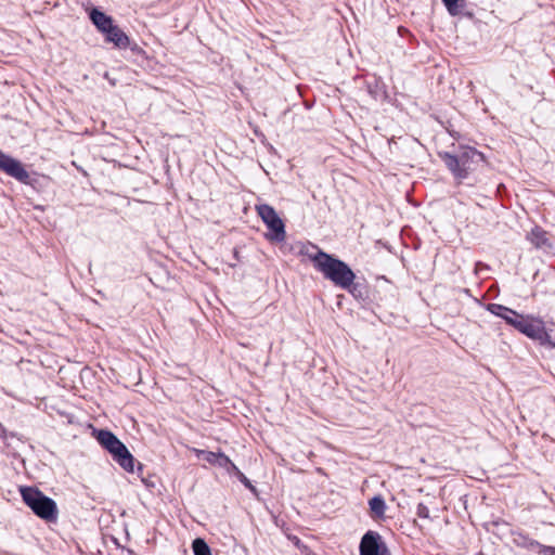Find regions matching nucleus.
Instances as JSON below:
<instances>
[{
	"label": "nucleus",
	"mask_w": 555,
	"mask_h": 555,
	"mask_svg": "<svg viewBox=\"0 0 555 555\" xmlns=\"http://www.w3.org/2000/svg\"><path fill=\"white\" fill-rule=\"evenodd\" d=\"M440 156L459 183L485 163L483 154L470 146H461L455 153L444 152Z\"/></svg>",
	"instance_id": "f257e3e1"
},
{
	"label": "nucleus",
	"mask_w": 555,
	"mask_h": 555,
	"mask_svg": "<svg viewBox=\"0 0 555 555\" xmlns=\"http://www.w3.org/2000/svg\"><path fill=\"white\" fill-rule=\"evenodd\" d=\"M321 260L323 261H318V271L335 286L354 294L356 274L349 266L332 255H321Z\"/></svg>",
	"instance_id": "f03ea898"
},
{
	"label": "nucleus",
	"mask_w": 555,
	"mask_h": 555,
	"mask_svg": "<svg viewBox=\"0 0 555 555\" xmlns=\"http://www.w3.org/2000/svg\"><path fill=\"white\" fill-rule=\"evenodd\" d=\"M21 495L24 503L40 518L54 520L57 515L55 502L33 487H22Z\"/></svg>",
	"instance_id": "7ed1b4c3"
},
{
	"label": "nucleus",
	"mask_w": 555,
	"mask_h": 555,
	"mask_svg": "<svg viewBox=\"0 0 555 555\" xmlns=\"http://www.w3.org/2000/svg\"><path fill=\"white\" fill-rule=\"evenodd\" d=\"M98 441L114 457V460L127 472H133L134 459L126 446L111 431L100 430Z\"/></svg>",
	"instance_id": "20e7f679"
},
{
	"label": "nucleus",
	"mask_w": 555,
	"mask_h": 555,
	"mask_svg": "<svg viewBox=\"0 0 555 555\" xmlns=\"http://www.w3.org/2000/svg\"><path fill=\"white\" fill-rule=\"evenodd\" d=\"M256 210L270 230V233L267 234V238L270 241L283 242L286 236L285 225L275 209L268 204H261L256 206Z\"/></svg>",
	"instance_id": "39448f33"
},
{
	"label": "nucleus",
	"mask_w": 555,
	"mask_h": 555,
	"mask_svg": "<svg viewBox=\"0 0 555 555\" xmlns=\"http://www.w3.org/2000/svg\"><path fill=\"white\" fill-rule=\"evenodd\" d=\"M517 331L527 337L539 341L541 345H553L551 336L545 330V325L542 319L527 314L521 317L517 324Z\"/></svg>",
	"instance_id": "423d86ee"
},
{
	"label": "nucleus",
	"mask_w": 555,
	"mask_h": 555,
	"mask_svg": "<svg viewBox=\"0 0 555 555\" xmlns=\"http://www.w3.org/2000/svg\"><path fill=\"white\" fill-rule=\"evenodd\" d=\"M0 170L20 182L27 183L29 180V173L23 164L3 152H0Z\"/></svg>",
	"instance_id": "0eeeda50"
},
{
	"label": "nucleus",
	"mask_w": 555,
	"mask_h": 555,
	"mask_svg": "<svg viewBox=\"0 0 555 555\" xmlns=\"http://www.w3.org/2000/svg\"><path fill=\"white\" fill-rule=\"evenodd\" d=\"M361 555H390L386 546L380 542V535L377 532H366L360 542Z\"/></svg>",
	"instance_id": "6e6552de"
},
{
	"label": "nucleus",
	"mask_w": 555,
	"mask_h": 555,
	"mask_svg": "<svg viewBox=\"0 0 555 555\" xmlns=\"http://www.w3.org/2000/svg\"><path fill=\"white\" fill-rule=\"evenodd\" d=\"M488 310L496 315L505 320V322L513 326L514 328H517V324L519 323L522 314L516 312L515 310H512L505 306L498 305V304H490L488 306Z\"/></svg>",
	"instance_id": "1a4fd4ad"
},
{
	"label": "nucleus",
	"mask_w": 555,
	"mask_h": 555,
	"mask_svg": "<svg viewBox=\"0 0 555 555\" xmlns=\"http://www.w3.org/2000/svg\"><path fill=\"white\" fill-rule=\"evenodd\" d=\"M527 240L535 247L540 249H551L552 243L546 231L540 227H534L528 234Z\"/></svg>",
	"instance_id": "9d476101"
},
{
	"label": "nucleus",
	"mask_w": 555,
	"mask_h": 555,
	"mask_svg": "<svg viewBox=\"0 0 555 555\" xmlns=\"http://www.w3.org/2000/svg\"><path fill=\"white\" fill-rule=\"evenodd\" d=\"M104 35L105 40L112 42L118 49H126L130 44L129 37L117 25H114Z\"/></svg>",
	"instance_id": "9b49d317"
},
{
	"label": "nucleus",
	"mask_w": 555,
	"mask_h": 555,
	"mask_svg": "<svg viewBox=\"0 0 555 555\" xmlns=\"http://www.w3.org/2000/svg\"><path fill=\"white\" fill-rule=\"evenodd\" d=\"M90 20L102 34H105L115 25L111 16L98 9L90 12Z\"/></svg>",
	"instance_id": "f8f14e48"
},
{
	"label": "nucleus",
	"mask_w": 555,
	"mask_h": 555,
	"mask_svg": "<svg viewBox=\"0 0 555 555\" xmlns=\"http://www.w3.org/2000/svg\"><path fill=\"white\" fill-rule=\"evenodd\" d=\"M298 254L301 256L308 257L312 262L314 268L318 270V261L321 260V255H327L323 250H321L317 245L311 243H300L298 245Z\"/></svg>",
	"instance_id": "ddd939ff"
},
{
	"label": "nucleus",
	"mask_w": 555,
	"mask_h": 555,
	"mask_svg": "<svg viewBox=\"0 0 555 555\" xmlns=\"http://www.w3.org/2000/svg\"><path fill=\"white\" fill-rule=\"evenodd\" d=\"M370 511L373 518L379 519L385 516L386 503L380 495H376L369 501Z\"/></svg>",
	"instance_id": "4468645a"
},
{
	"label": "nucleus",
	"mask_w": 555,
	"mask_h": 555,
	"mask_svg": "<svg viewBox=\"0 0 555 555\" xmlns=\"http://www.w3.org/2000/svg\"><path fill=\"white\" fill-rule=\"evenodd\" d=\"M194 452L198 457H203L207 463L219 466L220 460L223 453H215L211 451L194 449Z\"/></svg>",
	"instance_id": "2eb2a0df"
},
{
	"label": "nucleus",
	"mask_w": 555,
	"mask_h": 555,
	"mask_svg": "<svg viewBox=\"0 0 555 555\" xmlns=\"http://www.w3.org/2000/svg\"><path fill=\"white\" fill-rule=\"evenodd\" d=\"M514 541H515L517 546H520V547H524V548H527V550L538 548L539 552L541 551L542 544L539 543L535 540H532V539L526 537V535L519 534L517 538L514 539Z\"/></svg>",
	"instance_id": "dca6fc26"
},
{
	"label": "nucleus",
	"mask_w": 555,
	"mask_h": 555,
	"mask_svg": "<svg viewBox=\"0 0 555 555\" xmlns=\"http://www.w3.org/2000/svg\"><path fill=\"white\" fill-rule=\"evenodd\" d=\"M194 555H211L210 548L203 539H195L193 541Z\"/></svg>",
	"instance_id": "f3484780"
},
{
	"label": "nucleus",
	"mask_w": 555,
	"mask_h": 555,
	"mask_svg": "<svg viewBox=\"0 0 555 555\" xmlns=\"http://www.w3.org/2000/svg\"><path fill=\"white\" fill-rule=\"evenodd\" d=\"M218 467H221L228 474H233V475H236L237 470H240L237 468V466L224 453L222 454V457L220 460V463H219Z\"/></svg>",
	"instance_id": "a211bd4d"
},
{
	"label": "nucleus",
	"mask_w": 555,
	"mask_h": 555,
	"mask_svg": "<svg viewBox=\"0 0 555 555\" xmlns=\"http://www.w3.org/2000/svg\"><path fill=\"white\" fill-rule=\"evenodd\" d=\"M442 2L451 15H456L459 13V9H457L459 0H442Z\"/></svg>",
	"instance_id": "6ab92c4d"
},
{
	"label": "nucleus",
	"mask_w": 555,
	"mask_h": 555,
	"mask_svg": "<svg viewBox=\"0 0 555 555\" xmlns=\"http://www.w3.org/2000/svg\"><path fill=\"white\" fill-rule=\"evenodd\" d=\"M235 476L247 489L256 493V488L251 485L250 480L241 470H237Z\"/></svg>",
	"instance_id": "aec40b11"
},
{
	"label": "nucleus",
	"mask_w": 555,
	"mask_h": 555,
	"mask_svg": "<svg viewBox=\"0 0 555 555\" xmlns=\"http://www.w3.org/2000/svg\"><path fill=\"white\" fill-rule=\"evenodd\" d=\"M416 515L420 518L428 519L429 518V508L425 504L420 503L416 507Z\"/></svg>",
	"instance_id": "412c9836"
},
{
	"label": "nucleus",
	"mask_w": 555,
	"mask_h": 555,
	"mask_svg": "<svg viewBox=\"0 0 555 555\" xmlns=\"http://www.w3.org/2000/svg\"><path fill=\"white\" fill-rule=\"evenodd\" d=\"M540 553L544 555H555V547L542 544Z\"/></svg>",
	"instance_id": "4be33fe9"
}]
</instances>
